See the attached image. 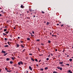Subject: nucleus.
<instances>
[{"mask_svg":"<svg viewBox=\"0 0 73 73\" xmlns=\"http://www.w3.org/2000/svg\"><path fill=\"white\" fill-rule=\"evenodd\" d=\"M29 55H31V56H32V54L31 53L29 54Z\"/></svg>","mask_w":73,"mask_h":73,"instance_id":"nucleus-35","label":"nucleus"},{"mask_svg":"<svg viewBox=\"0 0 73 73\" xmlns=\"http://www.w3.org/2000/svg\"><path fill=\"white\" fill-rule=\"evenodd\" d=\"M27 13H29V11H27Z\"/></svg>","mask_w":73,"mask_h":73,"instance_id":"nucleus-53","label":"nucleus"},{"mask_svg":"<svg viewBox=\"0 0 73 73\" xmlns=\"http://www.w3.org/2000/svg\"><path fill=\"white\" fill-rule=\"evenodd\" d=\"M37 66H38V64H36Z\"/></svg>","mask_w":73,"mask_h":73,"instance_id":"nucleus-51","label":"nucleus"},{"mask_svg":"<svg viewBox=\"0 0 73 73\" xmlns=\"http://www.w3.org/2000/svg\"><path fill=\"white\" fill-rule=\"evenodd\" d=\"M64 26V25H61V27H63Z\"/></svg>","mask_w":73,"mask_h":73,"instance_id":"nucleus-39","label":"nucleus"},{"mask_svg":"<svg viewBox=\"0 0 73 73\" xmlns=\"http://www.w3.org/2000/svg\"><path fill=\"white\" fill-rule=\"evenodd\" d=\"M3 35H7V34H5V33H3Z\"/></svg>","mask_w":73,"mask_h":73,"instance_id":"nucleus-29","label":"nucleus"},{"mask_svg":"<svg viewBox=\"0 0 73 73\" xmlns=\"http://www.w3.org/2000/svg\"><path fill=\"white\" fill-rule=\"evenodd\" d=\"M46 60H47V61H48V60H49V58H46Z\"/></svg>","mask_w":73,"mask_h":73,"instance_id":"nucleus-26","label":"nucleus"},{"mask_svg":"<svg viewBox=\"0 0 73 73\" xmlns=\"http://www.w3.org/2000/svg\"><path fill=\"white\" fill-rule=\"evenodd\" d=\"M21 7L22 8H24V6H23V5H21Z\"/></svg>","mask_w":73,"mask_h":73,"instance_id":"nucleus-6","label":"nucleus"},{"mask_svg":"<svg viewBox=\"0 0 73 73\" xmlns=\"http://www.w3.org/2000/svg\"><path fill=\"white\" fill-rule=\"evenodd\" d=\"M16 73H17V72H16Z\"/></svg>","mask_w":73,"mask_h":73,"instance_id":"nucleus-64","label":"nucleus"},{"mask_svg":"<svg viewBox=\"0 0 73 73\" xmlns=\"http://www.w3.org/2000/svg\"><path fill=\"white\" fill-rule=\"evenodd\" d=\"M5 52H6L5 51H3V50H2V52H1V53H3L5 54Z\"/></svg>","mask_w":73,"mask_h":73,"instance_id":"nucleus-5","label":"nucleus"},{"mask_svg":"<svg viewBox=\"0 0 73 73\" xmlns=\"http://www.w3.org/2000/svg\"><path fill=\"white\" fill-rule=\"evenodd\" d=\"M4 32H5V31H7V29H4Z\"/></svg>","mask_w":73,"mask_h":73,"instance_id":"nucleus-21","label":"nucleus"},{"mask_svg":"<svg viewBox=\"0 0 73 73\" xmlns=\"http://www.w3.org/2000/svg\"><path fill=\"white\" fill-rule=\"evenodd\" d=\"M60 24H61V22H59Z\"/></svg>","mask_w":73,"mask_h":73,"instance_id":"nucleus-58","label":"nucleus"},{"mask_svg":"<svg viewBox=\"0 0 73 73\" xmlns=\"http://www.w3.org/2000/svg\"><path fill=\"white\" fill-rule=\"evenodd\" d=\"M59 64H63V62H60Z\"/></svg>","mask_w":73,"mask_h":73,"instance_id":"nucleus-7","label":"nucleus"},{"mask_svg":"<svg viewBox=\"0 0 73 73\" xmlns=\"http://www.w3.org/2000/svg\"><path fill=\"white\" fill-rule=\"evenodd\" d=\"M40 61H41V60H40L38 62H40Z\"/></svg>","mask_w":73,"mask_h":73,"instance_id":"nucleus-43","label":"nucleus"},{"mask_svg":"<svg viewBox=\"0 0 73 73\" xmlns=\"http://www.w3.org/2000/svg\"><path fill=\"white\" fill-rule=\"evenodd\" d=\"M29 69L31 70L32 71V67L31 66H29Z\"/></svg>","mask_w":73,"mask_h":73,"instance_id":"nucleus-3","label":"nucleus"},{"mask_svg":"<svg viewBox=\"0 0 73 73\" xmlns=\"http://www.w3.org/2000/svg\"><path fill=\"white\" fill-rule=\"evenodd\" d=\"M1 16H2V15H1V14H0V17H1Z\"/></svg>","mask_w":73,"mask_h":73,"instance_id":"nucleus-44","label":"nucleus"},{"mask_svg":"<svg viewBox=\"0 0 73 73\" xmlns=\"http://www.w3.org/2000/svg\"><path fill=\"white\" fill-rule=\"evenodd\" d=\"M8 45H6L5 46V47H8Z\"/></svg>","mask_w":73,"mask_h":73,"instance_id":"nucleus-19","label":"nucleus"},{"mask_svg":"<svg viewBox=\"0 0 73 73\" xmlns=\"http://www.w3.org/2000/svg\"><path fill=\"white\" fill-rule=\"evenodd\" d=\"M32 33H33V34H35V32L32 31Z\"/></svg>","mask_w":73,"mask_h":73,"instance_id":"nucleus-37","label":"nucleus"},{"mask_svg":"<svg viewBox=\"0 0 73 73\" xmlns=\"http://www.w3.org/2000/svg\"><path fill=\"white\" fill-rule=\"evenodd\" d=\"M21 46H22V47H23V48H24V46L23 45H21Z\"/></svg>","mask_w":73,"mask_h":73,"instance_id":"nucleus-23","label":"nucleus"},{"mask_svg":"<svg viewBox=\"0 0 73 73\" xmlns=\"http://www.w3.org/2000/svg\"><path fill=\"white\" fill-rule=\"evenodd\" d=\"M48 42L49 43H50V42H51L50 41V40L48 41Z\"/></svg>","mask_w":73,"mask_h":73,"instance_id":"nucleus-36","label":"nucleus"},{"mask_svg":"<svg viewBox=\"0 0 73 73\" xmlns=\"http://www.w3.org/2000/svg\"><path fill=\"white\" fill-rule=\"evenodd\" d=\"M49 56H50V55H49V56H48V57H49Z\"/></svg>","mask_w":73,"mask_h":73,"instance_id":"nucleus-57","label":"nucleus"},{"mask_svg":"<svg viewBox=\"0 0 73 73\" xmlns=\"http://www.w3.org/2000/svg\"><path fill=\"white\" fill-rule=\"evenodd\" d=\"M7 43H8V44H9V45H10V44H9V42H8Z\"/></svg>","mask_w":73,"mask_h":73,"instance_id":"nucleus-42","label":"nucleus"},{"mask_svg":"<svg viewBox=\"0 0 73 73\" xmlns=\"http://www.w3.org/2000/svg\"><path fill=\"white\" fill-rule=\"evenodd\" d=\"M40 70L41 71H43V70H44V69H43V68H41L40 69Z\"/></svg>","mask_w":73,"mask_h":73,"instance_id":"nucleus-12","label":"nucleus"},{"mask_svg":"<svg viewBox=\"0 0 73 73\" xmlns=\"http://www.w3.org/2000/svg\"><path fill=\"white\" fill-rule=\"evenodd\" d=\"M5 33H7V34L8 33H9V31L6 32H5Z\"/></svg>","mask_w":73,"mask_h":73,"instance_id":"nucleus-18","label":"nucleus"},{"mask_svg":"<svg viewBox=\"0 0 73 73\" xmlns=\"http://www.w3.org/2000/svg\"><path fill=\"white\" fill-rule=\"evenodd\" d=\"M36 41H40V39L36 40Z\"/></svg>","mask_w":73,"mask_h":73,"instance_id":"nucleus-32","label":"nucleus"},{"mask_svg":"<svg viewBox=\"0 0 73 73\" xmlns=\"http://www.w3.org/2000/svg\"><path fill=\"white\" fill-rule=\"evenodd\" d=\"M41 12L42 13H45V12H44V11H42Z\"/></svg>","mask_w":73,"mask_h":73,"instance_id":"nucleus-33","label":"nucleus"},{"mask_svg":"<svg viewBox=\"0 0 73 73\" xmlns=\"http://www.w3.org/2000/svg\"><path fill=\"white\" fill-rule=\"evenodd\" d=\"M26 73H28V71H26Z\"/></svg>","mask_w":73,"mask_h":73,"instance_id":"nucleus-41","label":"nucleus"},{"mask_svg":"<svg viewBox=\"0 0 73 73\" xmlns=\"http://www.w3.org/2000/svg\"><path fill=\"white\" fill-rule=\"evenodd\" d=\"M58 73L57 72H56V71H54L53 72V73Z\"/></svg>","mask_w":73,"mask_h":73,"instance_id":"nucleus-25","label":"nucleus"},{"mask_svg":"<svg viewBox=\"0 0 73 73\" xmlns=\"http://www.w3.org/2000/svg\"><path fill=\"white\" fill-rule=\"evenodd\" d=\"M36 17V16L35 15H34L33 16V17Z\"/></svg>","mask_w":73,"mask_h":73,"instance_id":"nucleus-50","label":"nucleus"},{"mask_svg":"<svg viewBox=\"0 0 73 73\" xmlns=\"http://www.w3.org/2000/svg\"><path fill=\"white\" fill-rule=\"evenodd\" d=\"M66 65H67L68 66H69V64H67Z\"/></svg>","mask_w":73,"mask_h":73,"instance_id":"nucleus-30","label":"nucleus"},{"mask_svg":"<svg viewBox=\"0 0 73 73\" xmlns=\"http://www.w3.org/2000/svg\"><path fill=\"white\" fill-rule=\"evenodd\" d=\"M72 58H73V57H72Z\"/></svg>","mask_w":73,"mask_h":73,"instance_id":"nucleus-61","label":"nucleus"},{"mask_svg":"<svg viewBox=\"0 0 73 73\" xmlns=\"http://www.w3.org/2000/svg\"><path fill=\"white\" fill-rule=\"evenodd\" d=\"M64 64H61L60 65L61 66H64Z\"/></svg>","mask_w":73,"mask_h":73,"instance_id":"nucleus-17","label":"nucleus"},{"mask_svg":"<svg viewBox=\"0 0 73 73\" xmlns=\"http://www.w3.org/2000/svg\"><path fill=\"white\" fill-rule=\"evenodd\" d=\"M5 70H8V69H7V68H5Z\"/></svg>","mask_w":73,"mask_h":73,"instance_id":"nucleus-34","label":"nucleus"},{"mask_svg":"<svg viewBox=\"0 0 73 73\" xmlns=\"http://www.w3.org/2000/svg\"><path fill=\"white\" fill-rule=\"evenodd\" d=\"M49 23H48V22H47L46 25H49Z\"/></svg>","mask_w":73,"mask_h":73,"instance_id":"nucleus-13","label":"nucleus"},{"mask_svg":"<svg viewBox=\"0 0 73 73\" xmlns=\"http://www.w3.org/2000/svg\"><path fill=\"white\" fill-rule=\"evenodd\" d=\"M3 12V11H1V12Z\"/></svg>","mask_w":73,"mask_h":73,"instance_id":"nucleus-55","label":"nucleus"},{"mask_svg":"<svg viewBox=\"0 0 73 73\" xmlns=\"http://www.w3.org/2000/svg\"><path fill=\"white\" fill-rule=\"evenodd\" d=\"M32 36H33V35H31Z\"/></svg>","mask_w":73,"mask_h":73,"instance_id":"nucleus-63","label":"nucleus"},{"mask_svg":"<svg viewBox=\"0 0 73 73\" xmlns=\"http://www.w3.org/2000/svg\"><path fill=\"white\" fill-rule=\"evenodd\" d=\"M10 64H13V62L11 61L10 62Z\"/></svg>","mask_w":73,"mask_h":73,"instance_id":"nucleus-22","label":"nucleus"},{"mask_svg":"<svg viewBox=\"0 0 73 73\" xmlns=\"http://www.w3.org/2000/svg\"><path fill=\"white\" fill-rule=\"evenodd\" d=\"M11 59H12V60H14V58H13V57H12Z\"/></svg>","mask_w":73,"mask_h":73,"instance_id":"nucleus-27","label":"nucleus"},{"mask_svg":"<svg viewBox=\"0 0 73 73\" xmlns=\"http://www.w3.org/2000/svg\"><path fill=\"white\" fill-rule=\"evenodd\" d=\"M52 36H54V35H52Z\"/></svg>","mask_w":73,"mask_h":73,"instance_id":"nucleus-56","label":"nucleus"},{"mask_svg":"<svg viewBox=\"0 0 73 73\" xmlns=\"http://www.w3.org/2000/svg\"><path fill=\"white\" fill-rule=\"evenodd\" d=\"M51 56H53V54H51Z\"/></svg>","mask_w":73,"mask_h":73,"instance_id":"nucleus-52","label":"nucleus"},{"mask_svg":"<svg viewBox=\"0 0 73 73\" xmlns=\"http://www.w3.org/2000/svg\"><path fill=\"white\" fill-rule=\"evenodd\" d=\"M27 40H30V38H27Z\"/></svg>","mask_w":73,"mask_h":73,"instance_id":"nucleus-31","label":"nucleus"},{"mask_svg":"<svg viewBox=\"0 0 73 73\" xmlns=\"http://www.w3.org/2000/svg\"><path fill=\"white\" fill-rule=\"evenodd\" d=\"M25 49H24L23 50L22 52H25Z\"/></svg>","mask_w":73,"mask_h":73,"instance_id":"nucleus-15","label":"nucleus"},{"mask_svg":"<svg viewBox=\"0 0 73 73\" xmlns=\"http://www.w3.org/2000/svg\"><path fill=\"white\" fill-rule=\"evenodd\" d=\"M72 49H73V46L72 47Z\"/></svg>","mask_w":73,"mask_h":73,"instance_id":"nucleus-60","label":"nucleus"},{"mask_svg":"<svg viewBox=\"0 0 73 73\" xmlns=\"http://www.w3.org/2000/svg\"><path fill=\"white\" fill-rule=\"evenodd\" d=\"M69 61H72V59L70 58L69 59Z\"/></svg>","mask_w":73,"mask_h":73,"instance_id":"nucleus-16","label":"nucleus"},{"mask_svg":"<svg viewBox=\"0 0 73 73\" xmlns=\"http://www.w3.org/2000/svg\"><path fill=\"white\" fill-rule=\"evenodd\" d=\"M50 34L51 35H52V33H50Z\"/></svg>","mask_w":73,"mask_h":73,"instance_id":"nucleus-49","label":"nucleus"},{"mask_svg":"<svg viewBox=\"0 0 73 73\" xmlns=\"http://www.w3.org/2000/svg\"><path fill=\"white\" fill-rule=\"evenodd\" d=\"M29 11H30V12H32V11H33V10H32L31 9H30Z\"/></svg>","mask_w":73,"mask_h":73,"instance_id":"nucleus-8","label":"nucleus"},{"mask_svg":"<svg viewBox=\"0 0 73 73\" xmlns=\"http://www.w3.org/2000/svg\"><path fill=\"white\" fill-rule=\"evenodd\" d=\"M18 39H19L20 38V37H18Z\"/></svg>","mask_w":73,"mask_h":73,"instance_id":"nucleus-48","label":"nucleus"},{"mask_svg":"<svg viewBox=\"0 0 73 73\" xmlns=\"http://www.w3.org/2000/svg\"><path fill=\"white\" fill-rule=\"evenodd\" d=\"M7 38H5V40H7Z\"/></svg>","mask_w":73,"mask_h":73,"instance_id":"nucleus-38","label":"nucleus"},{"mask_svg":"<svg viewBox=\"0 0 73 73\" xmlns=\"http://www.w3.org/2000/svg\"><path fill=\"white\" fill-rule=\"evenodd\" d=\"M23 64V63L21 61H20L18 63V64L19 65H20L21 64H22V65Z\"/></svg>","mask_w":73,"mask_h":73,"instance_id":"nucleus-1","label":"nucleus"},{"mask_svg":"<svg viewBox=\"0 0 73 73\" xmlns=\"http://www.w3.org/2000/svg\"><path fill=\"white\" fill-rule=\"evenodd\" d=\"M7 53L4 54V56H6L7 55Z\"/></svg>","mask_w":73,"mask_h":73,"instance_id":"nucleus-10","label":"nucleus"},{"mask_svg":"<svg viewBox=\"0 0 73 73\" xmlns=\"http://www.w3.org/2000/svg\"><path fill=\"white\" fill-rule=\"evenodd\" d=\"M31 60H32L33 61H35V60L33 59L32 58H31Z\"/></svg>","mask_w":73,"mask_h":73,"instance_id":"nucleus-9","label":"nucleus"},{"mask_svg":"<svg viewBox=\"0 0 73 73\" xmlns=\"http://www.w3.org/2000/svg\"><path fill=\"white\" fill-rule=\"evenodd\" d=\"M55 51H57V49H55Z\"/></svg>","mask_w":73,"mask_h":73,"instance_id":"nucleus-45","label":"nucleus"},{"mask_svg":"<svg viewBox=\"0 0 73 73\" xmlns=\"http://www.w3.org/2000/svg\"><path fill=\"white\" fill-rule=\"evenodd\" d=\"M48 68V67H45V70H47Z\"/></svg>","mask_w":73,"mask_h":73,"instance_id":"nucleus-11","label":"nucleus"},{"mask_svg":"<svg viewBox=\"0 0 73 73\" xmlns=\"http://www.w3.org/2000/svg\"><path fill=\"white\" fill-rule=\"evenodd\" d=\"M57 68H58V69H60V70H62V68L61 67L60 68V67H58Z\"/></svg>","mask_w":73,"mask_h":73,"instance_id":"nucleus-2","label":"nucleus"},{"mask_svg":"<svg viewBox=\"0 0 73 73\" xmlns=\"http://www.w3.org/2000/svg\"><path fill=\"white\" fill-rule=\"evenodd\" d=\"M14 29H16V27H14Z\"/></svg>","mask_w":73,"mask_h":73,"instance_id":"nucleus-46","label":"nucleus"},{"mask_svg":"<svg viewBox=\"0 0 73 73\" xmlns=\"http://www.w3.org/2000/svg\"><path fill=\"white\" fill-rule=\"evenodd\" d=\"M21 42H23V41H21Z\"/></svg>","mask_w":73,"mask_h":73,"instance_id":"nucleus-62","label":"nucleus"},{"mask_svg":"<svg viewBox=\"0 0 73 73\" xmlns=\"http://www.w3.org/2000/svg\"><path fill=\"white\" fill-rule=\"evenodd\" d=\"M1 72V70L0 69V72Z\"/></svg>","mask_w":73,"mask_h":73,"instance_id":"nucleus-59","label":"nucleus"},{"mask_svg":"<svg viewBox=\"0 0 73 73\" xmlns=\"http://www.w3.org/2000/svg\"><path fill=\"white\" fill-rule=\"evenodd\" d=\"M17 47H19V44H17Z\"/></svg>","mask_w":73,"mask_h":73,"instance_id":"nucleus-20","label":"nucleus"},{"mask_svg":"<svg viewBox=\"0 0 73 73\" xmlns=\"http://www.w3.org/2000/svg\"><path fill=\"white\" fill-rule=\"evenodd\" d=\"M67 72L68 73H72V72L71 71V70H68Z\"/></svg>","mask_w":73,"mask_h":73,"instance_id":"nucleus-4","label":"nucleus"},{"mask_svg":"<svg viewBox=\"0 0 73 73\" xmlns=\"http://www.w3.org/2000/svg\"><path fill=\"white\" fill-rule=\"evenodd\" d=\"M57 25H59V24H57Z\"/></svg>","mask_w":73,"mask_h":73,"instance_id":"nucleus-47","label":"nucleus"},{"mask_svg":"<svg viewBox=\"0 0 73 73\" xmlns=\"http://www.w3.org/2000/svg\"><path fill=\"white\" fill-rule=\"evenodd\" d=\"M9 60V58H7L6 59V61H8Z\"/></svg>","mask_w":73,"mask_h":73,"instance_id":"nucleus-14","label":"nucleus"},{"mask_svg":"<svg viewBox=\"0 0 73 73\" xmlns=\"http://www.w3.org/2000/svg\"><path fill=\"white\" fill-rule=\"evenodd\" d=\"M10 37H12V36L10 35Z\"/></svg>","mask_w":73,"mask_h":73,"instance_id":"nucleus-54","label":"nucleus"},{"mask_svg":"<svg viewBox=\"0 0 73 73\" xmlns=\"http://www.w3.org/2000/svg\"><path fill=\"white\" fill-rule=\"evenodd\" d=\"M69 55H67V57H69Z\"/></svg>","mask_w":73,"mask_h":73,"instance_id":"nucleus-40","label":"nucleus"},{"mask_svg":"<svg viewBox=\"0 0 73 73\" xmlns=\"http://www.w3.org/2000/svg\"><path fill=\"white\" fill-rule=\"evenodd\" d=\"M7 72H11V71H9V70H7Z\"/></svg>","mask_w":73,"mask_h":73,"instance_id":"nucleus-24","label":"nucleus"},{"mask_svg":"<svg viewBox=\"0 0 73 73\" xmlns=\"http://www.w3.org/2000/svg\"><path fill=\"white\" fill-rule=\"evenodd\" d=\"M35 60L37 62H38V60H37V59H35Z\"/></svg>","mask_w":73,"mask_h":73,"instance_id":"nucleus-28","label":"nucleus"}]
</instances>
